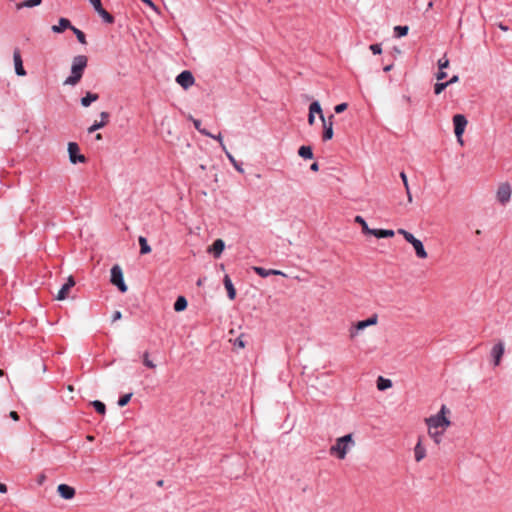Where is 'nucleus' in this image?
Here are the masks:
<instances>
[{"mask_svg":"<svg viewBox=\"0 0 512 512\" xmlns=\"http://www.w3.org/2000/svg\"><path fill=\"white\" fill-rule=\"evenodd\" d=\"M499 28L503 31H507L508 30V27L503 25L502 23L499 24Z\"/></svg>","mask_w":512,"mask_h":512,"instance_id":"nucleus-57","label":"nucleus"},{"mask_svg":"<svg viewBox=\"0 0 512 512\" xmlns=\"http://www.w3.org/2000/svg\"><path fill=\"white\" fill-rule=\"evenodd\" d=\"M446 77H447V74L443 70H439V72L436 74L437 80H443Z\"/></svg>","mask_w":512,"mask_h":512,"instance_id":"nucleus-45","label":"nucleus"},{"mask_svg":"<svg viewBox=\"0 0 512 512\" xmlns=\"http://www.w3.org/2000/svg\"><path fill=\"white\" fill-rule=\"evenodd\" d=\"M432 5H433L432 2H429L428 7L431 8Z\"/></svg>","mask_w":512,"mask_h":512,"instance_id":"nucleus-63","label":"nucleus"},{"mask_svg":"<svg viewBox=\"0 0 512 512\" xmlns=\"http://www.w3.org/2000/svg\"><path fill=\"white\" fill-rule=\"evenodd\" d=\"M99 96L96 93L87 92L84 97L81 98V104L84 107H88L92 102L98 100Z\"/></svg>","mask_w":512,"mask_h":512,"instance_id":"nucleus-24","label":"nucleus"},{"mask_svg":"<svg viewBox=\"0 0 512 512\" xmlns=\"http://www.w3.org/2000/svg\"><path fill=\"white\" fill-rule=\"evenodd\" d=\"M187 300L184 296H179L174 303V310L181 312L187 308Z\"/></svg>","mask_w":512,"mask_h":512,"instance_id":"nucleus-28","label":"nucleus"},{"mask_svg":"<svg viewBox=\"0 0 512 512\" xmlns=\"http://www.w3.org/2000/svg\"><path fill=\"white\" fill-rule=\"evenodd\" d=\"M225 248V243L222 239H216L212 246L208 249L210 253H213L215 258H219Z\"/></svg>","mask_w":512,"mask_h":512,"instance_id":"nucleus-17","label":"nucleus"},{"mask_svg":"<svg viewBox=\"0 0 512 512\" xmlns=\"http://www.w3.org/2000/svg\"><path fill=\"white\" fill-rule=\"evenodd\" d=\"M222 150L225 153L226 157L228 158L229 162L233 165V167L239 172L244 173V169L242 167V164L239 163L234 156L227 150L225 144H222Z\"/></svg>","mask_w":512,"mask_h":512,"instance_id":"nucleus-18","label":"nucleus"},{"mask_svg":"<svg viewBox=\"0 0 512 512\" xmlns=\"http://www.w3.org/2000/svg\"><path fill=\"white\" fill-rule=\"evenodd\" d=\"M497 199L501 204H506L511 197V187L508 183H503L498 187Z\"/></svg>","mask_w":512,"mask_h":512,"instance_id":"nucleus-11","label":"nucleus"},{"mask_svg":"<svg viewBox=\"0 0 512 512\" xmlns=\"http://www.w3.org/2000/svg\"><path fill=\"white\" fill-rule=\"evenodd\" d=\"M354 221L356 223H358L359 225H361L362 232L364 234L371 235V233L374 232V231H372L373 229L369 228L367 222L365 221V219L362 216L357 215L355 217Z\"/></svg>","mask_w":512,"mask_h":512,"instance_id":"nucleus-26","label":"nucleus"},{"mask_svg":"<svg viewBox=\"0 0 512 512\" xmlns=\"http://www.w3.org/2000/svg\"><path fill=\"white\" fill-rule=\"evenodd\" d=\"M143 364L150 369H154L156 367L155 364L149 359L148 352L143 354Z\"/></svg>","mask_w":512,"mask_h":512,"instance_id":"nucleus-39","label":"nucleus"},{"mask_svg":"<svg viewBox=\"0 0 512 512\" xmlns=\"http://www.w3.org/2000/svg\"><path fill=\"white\" fill-rule=\"evenodd\" d=\"M194 77L188 70L182 71L177 77L176 82L184 89L191 87L194 84Z\"/></svg>","mask_w":512,"mask_h":512,"instance_id":"nucleus-10","label":"nucleus"},{"mask_svg":"<svg viewBox=\"0 0 512 512\" xmlns=\"http://www.w3.org/2000/svg\"><path fill=\"white\" fill-rule=\"evenodd\" d=\"M503 354H504V344L502 342H499L492 347L491 356L494 361V366H498L500 364Z\"/></svg>","mask_w":512,"mask_h":512,"instance_id":"nucleus-13","label":"nucleus"},{"mask_svg":"<svg viewBox=\"0 0 512 512\" xmlns=\"http://www.w3.org/2000/svg\"><path fill=\"white\" fill-rule=\"evenodd\" d=\"M212 138L216 139L220 143V146L222 147V144H224V142L221 133H219L218 135H214V137Z\"/></svg>","mask_w":512,"mask_h":512,"instance_id":"nucleus-49","label":"nucleus"},{"mask_svg":"<svg viewBox=\"0 0 512 512\" xmlns=\"http://www.w3.org/2000/svg\"><path fill=\"white\" fill-rule=\"evenodd\" d=\"M7 492V486L3 483H0V493H6Z\"/></svg>","mask_w":512,"mask_h":512,"instance_id":"nucleus-53","label":"nucleus"},{"mask_svg":"<svg viewBox=\"0 0 512 512\" xmlns=\"http://www.w3.org/2000/svg\"><path fill=\"white\" fill-rule=\"evenodd\" d=\"M378 321V316L376 314L372 315L366 320H362L357 322L354 326L350 328V337L355 338L359 331L365 329L366 327L375 325Z\"/></svg>","mask_w":512,"mask_h":512,"instance_id":"nucleus-7","label":"nucleus"},{"mask_svg":"<svg viewBox=\"0 0 512 512\" xmlns=\"http://www.w3.org/2000/svg\"><path fill=\"white\" fill-rule=\"evenodd\" d=\"M408 26H395L394 27V36L397 37V38H400V37H403V36H406L407 33H408Z\"/></svg>","mask_w":512,"mask_h":512,"instance_id":"nucleus-33","label":"nucleus"},{"mask_svg":"<svg viewBox=\"0 0 512 512\" xmlns=\"http://www.w3.org/2000/svg\"><path fill=\"white\" fill-rule=\"evenodd\" d=\"M323 124V134H322V140L328 141L333 138L334 132H333V124H334V115L331 114L328 116V118H324V120H321Z\"/></svg>","mask_w":512,"mask_h":512,"instance_id":"nucleus-9","label":"nucleus"},{"mask_svg":"<svg viewBox=\"0 0 512 512\" xmlns=\"http://www.w3.org/2000/svg\"><path fill=\"white\" fill-rule=\"evenodd\" d=\"M139 244H140V253L141 254H148L151 252V247L149 246L147 239L143 236L139 237Z\"/></svg>","mask_w":512,"mask_h":512,"instance_id":"nucleus-32","label":"nucleus"},{"mask_svg":"<svg viewBox=\"0 0 512 512\" xmlns=\"http://www.w3.org/2000/svg\"><path fill=\"white\" fill-rule=\"evenodd\" d=\"M298 154L300 157L304 159H312L313 158V151L310 146H301L298 150Z\"/></svg>","mask_w":512,"mask_h":512,"instance_id":"nucleus-29","label":"nucleus"},{"mask_svg":"<svg viewBox=\"0 0 512 512\" xmlns=\"http://www.w3.org/2000/svg\"><path fill=\"white\" fill-rule=\"evenodd\" d=\"M79 146L75 142L68 143V154L69 160L71 163H84L86 161V157L79 153Z\"/></svg>","mask_w":512,"mask_h":512,"instance_id":"nucleus-8","label":"nucleus"},{"mask_svg":"<svg viewBox=\"0 0 512 512\" xmlns=\"http://www.w3.org/2000/svg\"><path fill=\"white\" fill-rule=\"evenodd\" d=\"M352 446H354L352 434H347L338 438L336 443L331 446L329 452L339 459H344Z\"/></svg>","mask_w":512,"mask_h":512,"instance_id":"nucleus-3","label":"nucleus"},{"mask_svg":"<svg viewBox=\"0 0 512 512\" xmlns=\"http://www.w3.org/2000/svg\"><path fill=\"white\" fill-rule=\"evenodd\" d=\"M309 112L313 113V114H318L319 115V118L321 120H324V115H323V111H322V108H321V105L318 101H313L310 106H309Z\"/></svg>","mask_w":512,"mask_h":512,"instance_id":"nucleus-27","label":"nucleus"},{"mask_svg":"<svg viewBox=\"0 0 512 512\" xmlns=\"http://www.w3.org/2000/svg\"><path fill=\"white\" fill-rule=\"evenodd\" d=\"M91 5L93 6V8L95 9V11H99L101 9H103L102 7V4H101V0H89Z\"/></svg>","mask_w":512,"mask_h":512,"instance_id":"nucleus-43","label":"nucleus"},{"mask_svg":"<svg viewBox=\"0 0 512 512\" xmlns=\"http://www.w3.org/2000/svg\"><path fill=\"white\" fill-rule=\"evenodd\" d=\"M347 107H348L347 103H340L335 106L334 110L336 113L339 114V113L344 112L347 109Z\"/></svg>","mask_w":512,"mask_h":512,"instance_id":"nucleus-44","label":"nucleus"},{"mask_svg":"<svg viewBox=\"0 0 512 512\" xmlns=\"http://www.w3.org/2000/svg\"><path fill=\"white\" fill-rule=\"evenodd\" d=\"M92 405L94 407V409L99 413V414H102L104 415L105 412H106V406L103 402L99 401V400H95L92 402Z\"/></svg>","mask_w":512,"mask_h":512,"instance_id":"nucleus-36","label":"nucleus"},{"mask_svg":"<svg viewBox=\"0 0 512 512\" xmlns=\"http://www.w3.org/2000/svg\"><path fill=\"white\" fill-rule=\"evenodd\" d=\"M73 27L71 22L66 18H60L58 25L52 26V31L55 33H62L66 29Z\"/></svg>","mask_w":512,"mask_h":512,"instance_id":"nucleus-19","label":"nucleus"},{"mask_svg":"<svg viewBox=\"0 0 512 512\" xmlns=\"http://www.w3.org/2000/svg\"><path fill=\"white\" fill-rule=\"evenodd\" d=\"M87 439L92 441L93 440V437L92 436H87Z\"/></svg>","mask_w":512,"mask_h":512,"instance_id":"nucleus-61","label":"nucleus"},{"mask_svg":"<svg viewBox=\"0 0 512 512\" xmlns=\"http://www.w3.org/2000/svg\"><path fill=\"white\" fill-rule=\"evenodd\" d=\"M42 0H26L19 4H17V9H21L23 7H35L38 6Z\"/></svg>","mask_w":512,"mask_h":512,"instance_id":"nucleus-34","label":"nucleus"},{"mask_svg":"<svg viewBox=\"0 0 512 512\" xmlns=\"http://www.w3.org/2000/svg\"><path fill=\"white\" fill-rule=\"evenodd\" d=\"M75 285V280L72 276H69L67 279V282L62 285L61 289L59 290L56 299L57 300H64L66 299L70 289Z\"/></svg>","mask_w":512,"mask_h":512,"instance_id":"nucleus-12","label":"nucleus"},{"mask_svg":"<svg viewBox=\"0 0 512 512\" xmlns=\"http://www.w3.org/2000/svg\"><path fill=\"white\" fill-rule=\"evenodd\" d=\"M403 99H404L405 101H407V102H410V101H411L410 96H407V95H404V96H403Z\"/></svg>","mask_w":512,"mask_h":512,"instance_id":"nucleus-58","label":"nucleus"},{"mask_svg":"<svg viewBox=\"0 0 512 512\" xmlns=\"http://www.w3.org/2000/svg\"><path fill=\"white\" fill-rule=\"evenodd\" d=\"M400 235L404 237V239L410 243L416 253V256L420 259H426L428 254L423 246L421 240L417 239L412 233L406 231L405 229H398L397 231Z\"/></svg>","mask_w":512,"mask_h":512,"instance_id":"nucleus-4","label":"nucleus"},{"mask_svg":"<svg viewBox=\"0 0 512 512\" xmlns=\"http://www.w3.org/2000/svg\"><path fill=\"white\" fill-rule=\"evenodd\" d=\"M448 87V83L447 82H438L435 84L434 86V93L436 95H439L440 93H442L446 88Z\"/></svg>","mask_w":512,"mask_h":512,"instance_id":"nucleus-37","label":"nucleus"},{"mask_svg":"<svg viewBox=\"0 0 512 512\" xmlns=\"http://www.w3.org/2000/svg\"><path fill=\"white\" fill-rule=\"evenodd\" d=\"M143 3L147 4L150 7H155L154 3L151 0H141Z\"/></svg>","mask_w":512,"mask_h":512,"instance_id":"nucleus-54","label":"nucleus"},{"mask_svg":"<svg viewBox=\"0 0 512 512\" xmlns=\"http://www.w3.org/2000/svg\"><path fill=\"white\" fill-rule=\"evenodd\" d=\"M392 386V381L390 379L383 378L382 376L378 377L377 380V388L380 391L386 390Z\"/></svg>","mask_w":512,"mask_h":512,"instance_id":"nucleus-30","label":"nucleus"},{"mask_svg":"<svg viewBox=\"0 0 512 512\" xmlns=\"http://www.w3.org/2000/svg\"><path fill=\"white\" fill-rule=\"evenodd\" d=\"M315 122V114L309 112L308 113V123L309 125H313Z\"/></svg>","mask_w":512,"mask_h":512,"instance_id":"nucleus-47","label":"nucleus"},{"mask_svg":"<svg viewBox=\"0 0 512 512\" xmlns=\"http://www.w3.org/2000/svg\"><path fill=\"white\" fill-rule=\"evenodd\" d=\"M235 344H236V345H238V346H239V347H241V348H244V347H245V343H244V341L242 340V338H241V337H238V338L236 339Z\"/></svg>","mask_w":512,"mask_h":512,"instance_id":"nucleus-48","label":"nucleus"},{"mask_svg":"<svg viewBox=\"0 0 512 512\" xmlns=\"http://www.w3.org/2000/svg\"><path fill=\"white\" fill-rule=\"evenodd\" d=\"M9 416H10L14 421L19 420V416H18L17 412H15V411H11V412H10V414H9Z\"/></svg>","mask_w":512,"mask_h":512,"instance_id":"nucleus-51","label":"nucleus"},{"mask_svg":"<svg viewBox=\"0 0 512 512\" xmlns=\"http://www.w3.org/2000/svg\"><path fill=\"white\" fill-rule=\"evenodd\" d=\"M111 283L118 287V289L124 293L127 291V285L124 282L122 269L118 265H114L111 268Z\"/></svg>","mask_w":512,"mask_h":512,"instance_id":"nucleus-6","label":"nucleus"},{"mask_svg":"<svg viewBox=\"0 0 512 512\" xmlns=\"http://www.w3.org/2000/svg\"><path fill=\"white\" fill-rule=\"evenodd\" d=\"M97 13L102 18L103 22H105L107 24L114 23V17L109 12H107L104 8L97 11Z\"/></svg>","mask_w":512,"mask_h":512,"instance_id":"nucleus-31","label":"nucleus"},{"mask_svg":"<svg viewBox=\"0 0 512 512\" xmlns=\"http://www.w3.org/2000/svg\"><path fill=\"white\" fill-rule=\"evenodd\" d=\"M406 194H407V198H408V202H412V195H411V192H410V189H408V191H406Z\"/></svg>","mask_w":512,"mask_h":512,"instance_id":"nucleus-55","label":"nucleus"},{"mask_svg":"<svg viewBox=\"0 0 512 512\" xmlns=\"http://www.w3.org/2000/svg\"><path fill=\"white\" fill-rule=\"evenodd\" d=\"M310 169L314 172H317L319 170V164L317 162H314L311 164Z\"/></svg>","mask_w":512,"mask_h":512,"instance_id":"nucleus-52","label":"nucleus"},{"mask_svg":"<svg viewBox=\"0 0 512 512\" xmlns=\"http://www.w3.org/2000/svg\"><path fill=\"white\" fill-rule=\"evenodd\" d=\"M4 375H5V372L2 369H0V377H2Z\"/></svg>","mask_w":512,"mask_h":512,"instance_id":"nucleus-59","label":"nucleus"},{"mask_svg":"<svg viewBox=\"0 0 512 512\" xmlns=\"http://www.w3.org/2000/svg\"><path fill=\"white\" fill-rule=\"evenodd\" d=\"M254 271L261 277H268L270 275H284L283 272H281L279 270H273V269L267 270L262 267H254Z\"/></svg>","mask_w":512,"mask_h":512,"instance_id":"nucleus-22","label":"nucleus"},{"mask_svg":"<svg viewBox=\"0 0 512 512\" xmlns=\"http://www.w3.org/2000/svg\"><path fill=\"white\" fill-rule=\"evenodd\" d=\"M400 178L403 182V185H404V188H405V191H408V189H410L409 187V183H408V179H407V175L405 174V172H401L400 173Z\"/></svg>","mask_w":512,"mask_h":512,"instance_id":"nucleus-42","label":"nucleus"},{"mask_svg":"<svg viewBox=\"0 0 512 512\" xmlns=\"http://www.w3.org/2000/svg\"><path fill=\"white\" fill-rule=\"evenodd\" d=\"M71 30L73 31V33L75 34L77 40L81 43V44H86V36L85 34L79 30L78 28L76 27H71Z\"/></svg>","mask_w":512,"mask_h":512,"instance_id":"nucleus-35","label":"nucleus"},{"mask_svg":"<svg viewBox=\"0 0 512 512\" xmlns=\"http://www.w3.org/2000/svg\"><path fill=\"white\" fill-rule=\"evenodd\" d=\"M88 58L85 55H77L72 60L71 65V75L68 76L64 85L75 86L77 85L84 73L85 68L87 67Z\"/></svg>","mask_w":512,"mask_h":512,"instance_id":"nucleus-2","label":"nucleus"},{"mask_svg":"<svg viewBox=\"0 0 512 512\" xmlns=\"http://www.w3.org/2000/svg\"><path fill=\"white\" fill-rule=\"evenodd\" d=\"M101 138H102L101 134H98V135L96 136V139H98V140H100Z\"/></svg>","mask_w":512,"mask_h":512,"instance_id":"nucleus-60","label":"nucleus"},{"mask_svg":"<svg viewBox=\"0 0 512 512\" xmlns=\"http://www.w3.org/2000/svg\"><path fill=\"white\" fill-rule=\"evenodd\" d=\"M131 397H132V393H128V394L121 396L118 400V405L120 407H124L125 405H127L129 403Z\"/></svg>","mask_w":512,"mask_h":512,"instance_id":"nucleus-38","label":"nucleus"},{"mask_svg":"<svg viewBox=\"0 0 512 512\" xmlns=\"http://www.w3.org/2000/svg\"><path fill=\"white\" fill-rule=\"evenodd\" d=\"M189 120H191L194 124L195 129L200 132L202 135L207 137H214L213 134H211L208 130L201 127V121L198 119L193 118L191 115L188 117Z\"/></svg>","mask_w":512,"mask_h":512,"instance_id":"nucleus-23","label":"nucleus"},{"mask_svg":"<svg viewBox=\"0 0 512 512\" xmlns=\"http://www.w3.org/2000/svg\"><path fill=\"white\" fill-rule=\"evenodd\" d=\"M59 495L64 499H72L75 495V489L67 484H60L57 487Z\"/></svg>","mask_w":512,"mask_h":512,"instance_id":"nucleus-14","label":"nucleus"},{"mask_svg":"<svg viewBox=\"0 0 512 512\" xmlns=\"http://www.w3.org/2000/svg\"><path fill=\"white\" fill-rule=\"evenodd\" d=\"M449 413L450 410L446 405H442L437 414L431 415L425 419V423L428 427V434L436 444L441 442L444 432L451 425V421L447 417V414Z\"/></svg>","mask_w":512,"mask_h":512,"instance_id":"nucleus-1","label":"nucleus"},{"mask_svg":"<svg viewBox=\"0 0 512 512\" xmlns=\"http://www.w3.org/2000/svg\"><path fill=\"white\" fill-rule=\"evenodd\" d=\"M449 66V59L446 55H444L442 58L438 60V67L439 70H443Z\"/></svg>","mask_w":512,"mask_h":512,"instance_id":"nucleus-40","label":"nucleus"},{"mask_svg":"<svg viewBox=\"0 0 512 512\" xmlns=\"http://www.w3.org/2000/svg\"><path fill=\"white\" fill-rule=\"evenodd\" d=\"M426 456V449L422 445L421 439L417 442V444L414 447V457L417 462H420L423 460Z\"/></svg>","mask_w":512,"mask_h":512,"instance_id":"nucleus-20","label":"nucleus"},{"mask_svg":"<svg viewBox=\"0 0 512 512\" xmlns=\"http://www.w3.org/2000/svg\"><path fill=\"white\" fill-rule=\"evenodd\" d=\"M453 124H454V133L456 135L457 141L460 145H463V133L467 126V119L462 114H456L453 116Z\"/></svg>","mask_w":512,"mask_h":512,"instance_id":"nucleus-5","label":"nucleus"},{"mask_svg":"<svg viewBox=\"0 0 512 512\" xmlns=\"http://www.w3.org/2000/svg\"><path fill=\"white\" fill-rule=\"evenodd\" d=\"M13 60H14L16 74L19 76H24L26 74V71L23 68L22 58H21L19 50L14 51Z\"/></svg>","mask_w":512,"mask_h":512,"instance_id":"nucleus-15","label":"nucleus"},{"mask_svg":"<svg viewBox=\"0 0 512 512\" xmlns=\"http://www.w3.org/2000/svg\"><path fill=\"white\" fill-rule=\"evenodd\" d=\"M162 484H163V481H162V480L158 481V485H159V486H161Z\"/></svg>","mask_w":512,"mask_h":512,"instance_id":"nucleus-62","label":"nucleus"},{"mask_svg":"<svg viewBox=\"0 0 512 512\" xmlns=\"http://www.w3.org/2000/svg\"><path fill=\"white\" fill-rule=\"evenodd\" d=\"M373 233L371 235L377 237V238H390L394 236L393 230H387V229H373Z\"/></svg>","mask_w":512,"mask_h":512,"instance_id":"nucleus-25","label":"nucleus"},{"mask_svg":"<svg viewBox=\"0 0 512 512\" xmlns=\"http://www.w3.org/2000/svg\"><path fill=\"white\" fill-rule=\"evenodd\" d=\"M122 314L120 311H115L113 314V321L119 320L121 318Z\"/></svg>","mask_w":512,"mask_h":512,"instance_id":"nucleus-50","label":"nucleus"},{"mask_svg":"<svg viewBox=\"0 0 512 512\" xmlns=\"http://www.w3.org/2000/svg\"><path fill=\"white\" fill-rule=\"evenodd\" d=\"M223 282H224V286H225V288L227 290V294H228L229 299L230 300H234L235 297H236V290H235L234 285H233V283H232V281H231V279L229 278L228 275H226L224 277Z\"/></svg>","mask_w":512,"mask_h":512,"instance_id":"nucleus-21","label":"nucleus"},{"mask_svg":"<svg viewBox=\"0 0 512 512\" xmlns=\"http://www.w3.org/2000/svg\"><path fill=\"white\" fill-rule=\"evenodd\" d=\"M100 117H101V121L100 122H94V124H92L89 128H88V133L91 134L99 129H101L102 127H104L107 122H108V118H109V114L107 112H101L100 113Z\"/></svg>","mask_w":512,"mask_h":512,"instance_id":"nucleus-16","label":"nucleus"},{"mask_svg":"<svg viewBox=\"0 0 512 512\" xmlns=\"http://www.w3.org/2000/svg\"><path fill=\"white\" fill-rule=\"evenodd\" d=\"M458 81H459V76H458V75H454V76H452V77L447 81V83H448V86H449V85H451V84H453V83H456V82H458Z\"/></svg>","mask_w":512,"mask_h":512,"instance_id":"nucleus-46","label":"nucleus"},{"mask_svg":"<svg viewBox=\"0 0 512 512\" xmlns=\"http://www.w3.org/2000/svg\"><path fill=\"white\" fill-rule=\"evenodd\" d=\"M370 50L374 55L381 54L382 48L380 44H372L370 45Z\"/></svg>","mask_w":512,"mask_h":512,"instance_id":"nucleus-41","label":"nucleus"},{"mask_svg":"<svg viewBox=\"0 0 512 512\" xmlns=\"http://www.w3.org/2000/svg\"><path fill=\"white\" fill-rule=\"evenodd\" d=\"M392 67H393V65H392V64H389V65L385 66V67L383 68V70H384L385 72H389V71L392 69Z\"/></svg>","mask_w":512,"mask_h":512,"instance_id":"nucleus-56","label":"nucleus"}]
</instances>
